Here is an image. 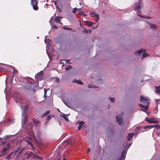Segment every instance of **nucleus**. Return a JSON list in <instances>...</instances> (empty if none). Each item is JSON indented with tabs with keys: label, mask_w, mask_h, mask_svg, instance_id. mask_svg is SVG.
I'll return each instance as SVG.
<instances>
[{
	"label": "nucleus",
	"mask_w": 160,
	"mask_h": 160,
	"mask_svg": "<svg viewBox=\"0 0 160 160\" xmlns=\"http://www.w3.org/2000/svg\"><path fill=\"white\" fill-rule=\"evenodd\" d=\"M77 123L79 124V125H81L82 126L83 124L84 123V122L83 121H79L77 122Z\"/></svg>",
	"instance_id": "nucleus-23"
},
{
	"label": "nucleus",
	"mask_w": 160,
	"mask_h": 160,
	"mask_svg": "<svg viewBox=\"0 0 160 160\" xmlns=\"http://www.w3.org/2000/svg\"><path fill=\"white\" fill-rule=\"evenodd\" d=\"M83 16H86V14H83Z\"/></svg>",
	"instance_id": "nucleus-48"
},
{
	"label": "nucleus",
	"mask_w": 160,
	"mask_h": 160,
	"mask_svg": "<svg viewBox=\"0 0 160 160\" xmlns=\"http://www.w3.org/2000/svg\"><path fill=\"white\" fill-rule=\"evenodd\" d=\"M44 95L45 96L46 95V94L47 92V90L46 89H44Z\"/></svg>",
	"instance_id": "nucleus-38"
},
{
	"label": "nucleus",
	"mask_w": 160,
	"mask_h": 160,
	"mask_svg": "<svg viewBox=\"0 0 160 160\" xmlns=\"http://www.w3.org/2000/svg\"><path fill=\"white\" fill-rule=\"evenodd\" d=\"M28 109V106H27V105L25 106L24 107V111L25 112H26V111H27Z\"/></svg>",
	"instance_id": "nucleus-30"
},
{
	"label": "nucleus",
	"mask_w": 160,
	"mask_h": 160,
	"mask_svg": "<svg viewBox=\"0 0 160 160\" xmlns=\"http://www.w3.org/2000/svg\"><path fill=\"white\" fill-rule=\"evenodd\" d=\"M79 4H80V5H81V2H80Z\"/></svg>",
	"instance_id": "nucleus-56"
},
{
	"label": "nucleus",
	"mask_w": 160,
	"mask_h": 160,
	"mask_svg": "<svg viewBox=\"0 0 160 160\" xmlns=\"http://www.w3.org/2000/svg\"><path fill=\"white\" fill-rule=\"evenodd\" d=\"M56 81L57 82H59V79L58 78H55Z\"/></svg>",
	"instance_id": "nucleus-35"
},
{
	"label": "nucleus",
	"mask_w": 160,
	"mask_h": 160,
	"mask_svg": "<svg viewBox=\"0 0 160 160\" xmlns=\"http://www.w3.org/2000/svg\"><path fill=\"white\" fill-rule=\"evenodd\" d=\"M88 87H89V88H91V87H90V86H88Z\"/></svg>",
	"instance_id": "nucleus-51"
},
{
	"label": "nucleus",
	"mask_w": 160,
	"mask_h": 160,
	"mask_svg": "<svg viewBox=\"0 0 160 160\" xmlns=\"http://www.w3.org/2000/svg\"><path fill=\"white\" fill-rule=\"evenodd\" d=\"M82 127V126H81V125H79L78 126V129L79 130H80L81 128Z\"/></svg>",
	"instance_id": "nucleus-39"
},
{
	"label": "nucleus",
	"mask_w": 160,
	"mask_h": 160,
	"mask_svg": "<svg viewBox=\"0 0 160 160\" xmlns=\"http://www.w3.org/2000/svg\"><path fill=\"white\" fill-rule=\"evenodd\" d=\"M62 28L65 30H71L72 29L71 28H68L66 27H63Z\"/></svg>",
	"instance_id": "nucleus-29"
},
{
	"label": "nucleus",
	"mask_w": 160,
	"mask_h": 160,
	"mask_svg": "<svg viewBox=\"0 0 160 160\" xmlns=\"http://www.w3.org/2000/svg\"><path fill=\"white\" fill-rule=\"evenodd\" d=\"M138 16H139V17H141L142 18H144V17H143V16H140V15H139L138 14Z\"/></svg>",
	"instance_id": "nucleus-43"
},
{
	"label": "nucleus",
	"mask_w": 160,
	"mask_h": 160,
	"mask_svg": "<svg viewBox=\"0 0 160 160\" xmlns=\"http://www.w3.org/2000/svg\"><path fill=\"white\" fill-rule=\"evenodd\" d=\"M42 75L41 76V77H40V78L41 79H42Z\"/></svg>",
	"instance_id": "nucleus-49"
},
{
	"label": "nucleus",
	"mask_w": 160,
	"mask_h": 160,
	"mask_svg": "<svg viewBox=\"0 0 160 160\" xmlns=\"http://www.w3.org/2000/svg\"><path fill=\"white\" fill-rule=\"evenodd\" d=\"M19 149L18 150H17L11 152L9 155H8L6 157V159H10L11 158V156L12 155V157H13L14 156L15 154L18 151Z\"/></svg>",
	"instance_id": "nucleus-9"
},
{
	"label": "nucleus",
	"mask_w": 160,
	"mask_h": 160,
	"mask_svg": "<svg viewBox=\"0 0 160 160\" xmlns=\"http://www.w3.org/2000/svg\"><path fill=\"white\" fill-rule=\"evenodd\" d=\"M142 0H139V3H136L134 5V9L135 11H139L140 8H142Z\"/></svg>",
	"instance_id": "nucleus-4"
},
{
	"label": "nucleus",
	"mask_w": 160,
	"mask_h": 160,
	"mask_svg": "<svg viewBox=\"0 0 160 160\" xmlns=\"http://www.w3.org/2000/svg\"><path fill=\"white\" fill-rule=\"evenodd\" d=\"M130 146V144H129V147Z\"/></svg>",
	"instance_id": "nucleus-55"
},
{
	"label": "nucleus",
	"mask_w": 160,
	"mask_h": 160,
	"mask_svg": "<svg viewBox=\"0 0 160 160\" xmlns=\"http://www.w3.org/2000/svg\"><path fill=\"white\" fill-rule=\"evenodd\" d=\"M146 119L147 122L150 123H156L159 122V121L158 120L154 118H148L147 117L146 118Z\"/></svg>",
	"instance_id": "nucleus-6"
},
{
	"label": "nucleus",
	"mask_w": 160,
	"mask_h": 160,
	"mask_svg": "<svg viewBox=\"0 0 160 160\" xmlns=\"http://www.w3.org/2000/svg\"><path fill=\"white\" fill-rule=\"evenodd\" d=\"M149 98L144 97L142 96L140 97V101L142 102L145 105H149Z\"/></svg>",
	"instance_id": "nucleus-3"
},
{
	"label": "nucleus",
	"mask_w": 160,
	"mask_h": 160,
	"mask_svg": "<svg viewBox=\"0 0 160 160\" xmlns=\"http://www.w3.org/2000/svg\"><path fill=\"white\" fill-rule=\"evenodd\" d=\"M136 129L138 130H139L140 129V128L139 127H137Z\"/></svg>",
	"instance_id": "nucleus-42"
},
{
	"label": "nucleus",
	"mask_w": 160,
	"mask_h": 160,
	"mask_svg": "<svg viewBox=\"0 0 160 160\" xmlns=\"http://www.w3.org/2000/svg\"><path fill=\"white\" fill-rule=\"evenodd\" d=\"M134 134L133 133H129L128 134V141H129L133 137Z\"/></svg>",
	"instance_id": "nucleus-20"
},
{
	"label": "nucleus",
	"mask_w": 160,
	"mask_h": 160,
	"mask_svg": "<svg viewBox=\"0 0 160 160\" xmlns=\"http://www.w3.org/2000/svg\"><path fill=\"white\" fill-rule=\"evenodd\" d=\"M85 22L87 25L88 26L92 27L93 25L94 24L93 22L90 21H85Z\"/></svg>",
	"instance_id": "nucleus-16"
},
{
	"label": "nucleus",
	"mask_w": 160,
	"mask_h": 160,
	"mask_svg": "<svg viewBox=\"0 0 160 160\" xmlns=\"http://www.w3.org/2000/svg\"><path fill=\"white\" fill-rule=\"evenodd\" d=\"M81 8H78L77 9V10H78V11H79L81 9Z\"/></svg>",
	"instance_id": "nucleus-45"
},
{
	"label": "nucleus",
	"mask_w": 160,
	"mask_h": 160,
	"mask_svg": "<svg viewBox=\"0 0 160 160\" xmlns=\"http://www.w3.org/2000/svg\"><path fill=\"white\" fill-rule=\"evenodd\" d=\"M62 18V17L56 16L55 17L54 20L56 22L59 23L60 24H62V23L60 22L61 19Z\"/></svg>",
	"instance_id": "nucleus-13"
},
{
	"label": "nucleus",
	"mask_w": 160,
	"mask_h": 160,
	"mask_svg": "<svg viewBox=\"0 0 160 160\" xmlns=\"http://www.w3.org/2000/svg\"><path fill=\"white\" fill-rule=\"evenodd\" d=\"M68 115L63 114L62 115H61V116L63 117L67 121H68L69 120L68 117Z\"/></svg>",
	"instance_id": "nucleus-22"
},
{
	"label": "nucleus",
	"mask_w": 160,
	"mask_h": 160,
	"mask_svg": "<svg viewBox=\"0 0 160 160\" xmlns=\"http://www.w3.org/2000/svg\"><path fill=\"white\" fill-rule=\"evenodd\" d=\"M64 103L67 106L69 107V106L68 104L65 103V102Z\"/></svg>",
	"instance_id": "nucleus-44"
},
{
	"label": "nucleus",
	"mask_w": 160,
	"mask_h": 160,
	"mask_svg": "<svg viewBox=\"0 0 160 160\" xmlns=\"http://www.w3.org/2000/svg\"><path fill=\"white\" fill-rule=\"evenodd\" d=\"M158 100H157V101H156L158 103Z\"/></svg>",
	"instance_id": "nucleus-52"
},
{
	"label": "nucleus",
	"mask_w": 160,
	"mask_h": 160,
	"mask_svg": "<svg viewBox=\"0 0 160 160\" xmlns=\"http://www.w3.org/2000/svg\"><path fill=\"white\" fill-rule=\"evenodd\" d=\"M52 17L51 18L50 20L49 21V22L50 24V25L52 26V28L53 29H57L58 28V27L55 25H52Z\"/></svg>",
	"instance_id": "nucleus-18"
},
{
	"label": "nucleus",
	"mask_w": 160,
	"mask_h": 160,
	"mask_svg": "<svg viewBox=\"0 0 160 160\" xmlns=\"http://www.w3.org/2000/svg\"><path fill=\"white\" fill-rule=\"evenodd\" d=\"M125 153H126V152H123L122 153V157H123L125 155Z\"/></svg>",
	"instance_id": "nucleus-37"
},
{
	"label": "nucleus",
	"mask_w": 160,
	"mask_h": 160,
	"mask_svg": "<svg viewBox=\"0 0 160 160\" xmlns=\"http://www.w3.org/2000/svg\"><path fill=\"white\" fill-rule=\"evenodd\" d=\"M34 139L36 140V138H35V136H34Z\"/></svg>",
	"instance_id": "nucleus-50"
},
{
	"label": "nucleus",
	"mask_w": 160,
	"mask_h": 160,
	"mask_svg": "<svg viewBox=\"0 0 160 160\" xmlns=\"http://www.w3.org/2000/svg\"><path fill=\"white\" fill-rule=\"evenodd\" d=\"M90 150L89 148H88L87 150V152L88 153L90 152Z\"/></svg>",
	"instance_id": "nucleus-41"
},
{
	"label": "nucleus",
	"mask_w": 160,
	"mask_h": 160,
	"mask_svg": "<svg viewBox=\"0 0 160 160\" xmlns=\"http://www.w3.org/2000/svg\"><path fill=\"white\" fill-rule=\"evenodd\" d=\"M8 138V137L7 136L3 137V139L0 138V142L1 143L0 144V145H3L6 142V140Z\"/></svg>",
	"instance_id": "nucleus-11"
},
{
	"label": "nucleus",
	"mask_w": 160,
	"mask_h": 160,
	"mask_svg": "<svg viewBox=\"0 0 160 160\" xmlns=\"http://www.w3.org/2000/svg\"><path fill=\"white\" fill-rule=\"evenodd\" d=\"M122 117L121 116H117L116 117V121L117 122H118V124H122Z\"/></svg>",
	"instance_id": "nucleus-14"
},
{
	"label": "nucleus",
	"mask_w": 160,
	"mask_h": 160,
	"mask_svg": "<svg viewBox=\"0 0 160 160\" xmlns=\"http://www.w3.org/2000/svg\"><path fill=\"white\" fill-rule=\"evenodd\" d=\"M155 88L156 89L155 93L159 94L160 92V86H155Z\"/></svg>",
	"instance_id": "nucleus-19"
},
{
	"label": "nucleus",
	"mask_w": 160,
	"mask_h": 160,
	"mask_svg": "<svg viewBox=\"0 0 160 160\" xmlns=\"http://www.w3.org/2000/svg\"><path fill=\"white\" fill-rule=\"evenodd\" d=\"M139 105L141 107V110L142 111L145 112L148 109V105H146V106H144L141 104H139Z\"/></svg>",
	"instance_id": "nucleus-12"
},
{
	"label": "nucleus",
	"mask_w": 160,
	"mask_h": 160,
	"mask_svg": "<svg viewBox=\"0 0 160 160\" xmlns=\"http://www.w3.org/2000/svg\"><path fill=\"white\" fill-rule=\"evenodd\" d=\"M109 100L111 101V102H114V101L115 99L113 98H109Z\"/></svg>",
	"instance_id": "nucleus-31"
},
{
	"label": "nucleus",
	"mask_w": 160,
	"mask_h": 160,
	"mask_svg": "<svg viewBox=\"0 0 160 160\" xmlns=\"http://www.w3.org/2000/svg\"><path fill=\"white\" fill-rule=\"evenodd\" d=\"M76 82L80 84H82V82L80 80H77L76 79H75L74 80H73L72 82Z\"/></svg>",
	"instance_id": "nucleus-21"
},
{
	"label": "nucleus",
	"mask_w": 160,
	"mask_h": 160,
	"mask_svg": "<svg viewBox=\"0 0 160 160\" xmlns=\"http://www.w3.org/2000/svg\"><path fill=\"white\" fill-rule=\"evenodd\" d=\"M10 147V145L9 144H7L2 149L1 152L0 156L6 154V151L9 149Z\"/></svg>",
	"instance_id": "nucleus-5"
},
{
	"label": "nucleus",
	"mask_w": 160,
	"mask_h": 160,
	"mask_svg": "<svg viewBox=\"0 0 160 160\" xmlns=\"http://www.w3.org/2000/svg\"><path fill=\"white\" fill-rule=\"evenodd\" d=\"M143 128L145 129H148V128H151V125L144 126L143 127Z\"/></svg>",
	"instance_id": "nucleus-26"
},
{
	"label": "nucleus",
	"mask_w": 160,
	"mask_h": 160,
	"mask_svg": "<svg viewBox=\"0 0 160 160\" xmlns=\"http://www.w3.org/2000/svg\"><path fill=\"white\" fill-rule=\"evenodd\" d=\"M22 115L23 117H24V121H25L27 119V115L26 114H25L24 113H22Z\"/></svg>",
	"instance_id": "nucleus-25"
},
{
	"label": "nucleus",
	"mask_w": 160,
	"mask_h": 160,
	"mask_svg": "<svg viewBox=\"0 0 160 160\" xmlns=\"http://www.w3.org/2000/svg\"><path fill=\"white\" fill-rule=\"evenodd\" d=\"M44 41L45 43L48 45L46 48V51L48 55V53L49 52H53V48L50 44L51 40L49 39H45Z\"/></svg>",
	"instance_id": "nucleus-1"
},
{
	"label": "nucleus",
	"mask_w": 160,
	"mask_h": 160,
	"mask_svg": "<svg viewBox=\"0 0 160 160\" xmlns=\"http://www.w3.org/2000/svg\"><path fill=\"white\" fill-rule=\"evenodd\" d=\"M61 156V154L60 152H58L56 155V160H66V159L65 158H64L63 160H61L60 157Z\"/></svg>",
	"instance_id": "nucleus-15"
},
{
	"label": "nucleus",
	"mask_w": 160,
	"mask_h": 160,
	"mask_svg": "<svg viewBox=\"0 0 160 160\" xmlns=\"http://www.w3.org/2000/svg\"><path fill=\"white\" fill-rule=\"evenodd\" d=\"M97 27V26H96V27H93V28H92V29H94L96 28V27Z\"/></svg>",
	"instance_id": "nucleus-46"
},
{
	"label": "nucleus",
	"mask_w": 160,
	"mask_h": 160,
	"mask_svg": "<svg viewBox=\"0 0 160 160\" xmlns=\"http://www.w3.org/2000/svg\"><path fill=\"white\" fill-rule=\"evenodd\" d=\"M28 145H30L31 146H32V143L29 141H28Z\"/></svg>",
	"instance_id": "nucleus-40"
},
{
	"label": "nucleus",
	"mask_w": 160,
	"mask_h": 160,
	"mask_svg": "<svg viewBox=\"0 0 160 160\" xmlns=\"http://www.w3.org/2000/svg\"><path fill=\"white\" fill-rule=\"evenodd\" d=\"M88 31L90 33L91 32V30H89V31L87 30H85L84 32L86 33H88Z\"/></svg>",
	"instance_id": "nucleus-34"
},
{
	"label": "nucleus",
	"mask_w": 160,
	"mask_h": 160,
	"mask_svg": "<svg viewBox=\"0 0 160 160\" xmlns=\"http://www.w3.org/2000/svg\"><path fill=\"white\" fill-rule=\"evenodd\" d=\"M71 68V65H69L66 68H65V69L66 70H68L70 69Z\"/></svg>",
	"instance_id": "nucleus-28"
},
{
	"label": "nucleus",
	"mask_w": 160,
	"mask_h": 160,
	"mask_svg": "<svg viewBox=\"0 0 160 160\" xmlns=\"http://www.w3.org/2000/svg\"><path fill=\"white\" fill-rule=\"evenodd\" d=\"M150 28L153 29H156L157 28L156 26L154 24H151L150 26Z\"/></svg>",
	"instance_id": "nucleus-24"
},
{
	"label": "nucleus",
	"mask_w": 160,
	"mask_h": 160,
	"mask_svg": "<svg viewBox=\"0 0 160 160\" xmlns=\"http://www.w3.org/2000/svg\"><path fill=\"white\" fill-rule=\"evenodd\" d=\"M91 16L94 18L95 19V22H97L99 19V15L98 14L96 13L95 12H93L91 13Z\"/></svg>",
	"instance_id": "nucleus-7"
},
{
	"label": "nucleus",
	"mask_w": 160,
	"mask_h": 160,
	"mask_svg": "<svg viewBox=\"0 0 160 160\" xmlns=\"http://www.w3.org/2000/svg\"><path fill=\"white\" fill-rule=\"evenodd\" d=\"M158 128H160V125H158Z\"/></svg>",
	"instance_id": "nucleus-47"
},
{
	"label": "nucleus",
	"mask_w": 160,
	"mask_h": 160,
	"mask_svg": "<svg viewBox=\"0 0 160 160\" xmlns=\"http://www.w3.org/2000/svg\"><path fill=\"white\" fill-rule=\"evenodd\" d=\"M159 8H160V5H159Z\"/></svg>",
	"instance_id": "nucleus-53"
},
{
	"label": "nucleus",
	"mask_w": 160,
	"mask_h": 160,
	"mask_svg": "<svg viewBox=\"0 0 160 160\" xmlns=\"http://www.w3.org/2000/svg\"><path fill=\"white\" fill-rule=\"evenodd\" d=\"M29 155L30 157L33 158H37L39 159V160H42V157H40L32 153H31L29 154Z\"/></svg>",
	"instance_id": "nucleus-10"
},
{
	"label": "nucleus",
	"mask_w": 160,
	"mask_h": 160,
	"mask_svg": "<svg viewBox=\"0 0 160 160\" xmlns=\"http://www.w3.org/2000/svg\"><path fill=\"white\" fill-rule=\"evenodd\" d=\"M50 113V111H48L46 112L43 115V117H44L47 115L48 114Z\"/></svg>",
	"instance_id": "nucleus-27"
},
{
	"label": "nucleus",
	"mask_w": 160,
	"mask_h": 160,
	"mask_svg": "<svg viewBox=\"0 0 160 160\" xmlns=\"http://www.w3.org/2000/svg\"><path fill=\"white\" fill-rule=\"evenodd\" d=\"M77 10V8H75L73 9L72 12L74 13H75Z\"/></svg>",
	"instance_id": "nucleus-33"
},
{
	"label": "nucleus",
	"mask_w": 160,
	"mask_h": 160,
	"mask_svg": "<svg viewBox=\"0 0 160 160\" xmlns=\"http://www.w3.org/2000/svg\"><path fill=\"white\" fill-rule=\"evenodd\" d=\"M31 3L33 9L35 10H37L38 9V3L37 0H31Z\"/></svg>",
	"instance_id": "nucleus-8"
},
{
	"label": "nucleus",
	"mask_w": 160,
	"mask_h": 160,
	"mask_svg": "<svg viewBox=\"0 0 160 160\" xmlns=\"http://www.w3.org/2000/svg\"><path fill=\"white\" fill-rule=\"evenodd\" d=\"M32 121L33 122L34 125L35 127L38 126L40 125V123L39 121H37L36 119H32Z\"/></svg>",
	"instance_id": "nucleus-17"
},
{
	"label": "nucleus",
	"mask_w": 160,
	"mask_h": 160,
	"mask_svg": "<svg viewBox=\"0 0 160 160\" xmlns=\"http://www.w3.org/2000/svg\"><path fill=\"white\" fill-rule=\"evenodd\" d=\"M158 125H151V128L154 127L155 128H158Z\"/></svg>",
	"instance_id": "nucleus-32"
},
{
	"label": "nucleus",
	"mask_w": 160,
	"mask_h": 160,
	"mask_svg": "<svg viewBox=\"0 0 160 160\" xmlns=\"http://www.w3.org/2000/svg\"><path fill=\"white\" fill-rule=\"evenodd\" d=\"M41 74V73H40V74H39L38 75H40V74Z\"/></svg>",
	"instance_id": "nucleus-57"
},
{
	"label": "nucleus",
	"mask_w": 160,
	"mask_h": 160,
	"mask_svg": "<svg viewBox=\"0 0 160 160\" xmlns=\"http://www.w3.org/2000/svg\"><path fill=\"white\" fill-rule=\"evenodd\" d=\"M58 111H59V112H60V110H59V109H58Z\"/></svg>",
	"instance_id": "nucleus-54"
},
{
	"label": "nucleus",
	"mask_w": 160,
	"mask_h": 160,
	"mask_svg": "<svg viewBox=\"0 0 160 160\" xmlns=\"http://www.w3.org/2000/svg\"><path fill=\"white\" fill-rule=\"evenodd\" d=\"M51 118L50 116H48L47 117V119L48 120H50Z\"/></svg>",
	"instance_id": "nucleus-36"
},
{
	"label": "nucleus",
	"mask_w": 160,
	"mask_h": 160,
	"mask_svg": "<svg viewBox=\"0 0 160 160\" xmlns=\"http://www.w3.org/2000/svg\"><path fill=\"white\" fill-rule=\"evenodd\" d=\"M145 52L146 50L145 49H141L140 50L135 52V53L137 55H139L141 54V53H142V58L145 57L148 55V54L147 53H146Z\"/></svg>",
	"instance_id": "nucleus-2"
}]
</instances>
